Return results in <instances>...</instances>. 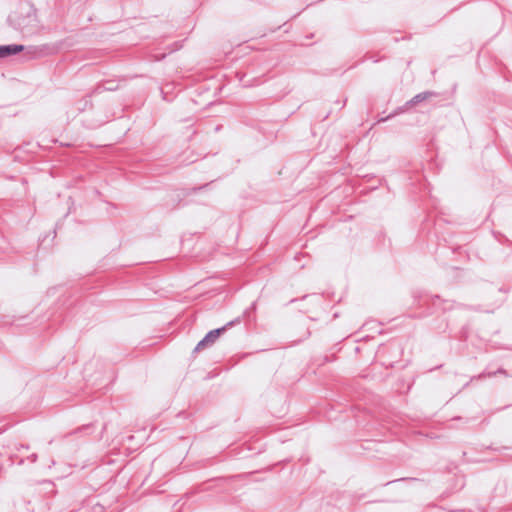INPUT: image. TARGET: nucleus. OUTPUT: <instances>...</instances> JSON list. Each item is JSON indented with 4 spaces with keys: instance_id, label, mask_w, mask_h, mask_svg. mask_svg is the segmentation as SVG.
I'll use <instances>...</instances> for the list:
<instances>
[{
    "instance_id": "4",
    "label": "nucleus",
    "mask_w": 512,
    "mask_h": 512,
    "mask_svg": "<svg viewBox=\"0 0 512 512\" xmlns=\"http://www.w3.org/2000/svg\"><path fill=\"white\" fill-rule=\"evenodd\" d=\"M433 95V93L431 92H423V93H420V94H417L415 97H413L409 102L408 104H412V105H415L421 101H424L426 99H428L429 97H431Z\"/></svg>"
},
{
    "instance_id": "3",
    "label": "nucleus",
    "mask_w": 512,
    "mask_h": 512,
    "mask_svg": "<svg viewBox=\"0 0 512 512\" xmlns=\"http://www.w3.org/2000/svg\"><path fill=\"white\" fill-rule=\"evenodd\" d=\"M23 50H24L23 45L12 44V45L0 46V58H5L7 56L17 54Z\"/></svg>"
},
{
    "instance_id": "1",
    "label": "nucleus",
    "mask_w": 512,
    "mask_h": 512,
    "mask_svg": "<svg viewBox=\"0 0 512 512\" xmlns=\"http://www.w3.org/2000/svg\"><path fill=\"white\" fill-rule=\"evenodd\" d=\"M8 20L14 28L21 31H31L38 23L36 11L28 2L21 3L17 10L10 14Z\"/></svg>"
},
{
    "instance_id": "2",
    "label": "nucleus",
    "mask_w": 512,
    "mask_h": 512,
    "mask_svg": "<svg viewBox=\"0 0 512 512\" xmlns=\"http://www.w3.org/2000/svg\"><path fill=\"white\" fill-rule=\"evenodd\" d=\"M226 327L218 328L215 330H212L206 334V336L197 344L195 347V351H200L210 345H212L225 331Z\"/></svg>"
}]
</instances>
